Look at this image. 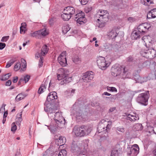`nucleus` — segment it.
I'll return each instance as SVG.
<instances>
[{"label":"nucleus","mask_w":156,"mask_h":156,"mask_svg":"<svg viewBox=\"0 0 156 156\" xmlns=\"http://www.w3.org/2000/svg\"><path fill=\"white\" fill-rule=\"evenodd\" d=\"M80 128L86 133L87 135L90 133L91 131L90 127L88 126L82 125L80 126Z\"/></svg>","instance_id":"25"},{"label":"nucleus","mask_w":156,"mask_h":156,"mask_svg":"<svg viewBox=\"0 0 156 156\" xmlns=\"http://www.w3.org/2000/svg\"><path fill=\"white\" fill-rule=\"evenodd\" d=\"M17 129V126L15 122H13L12 124L11 130L12 131L15 132Z\"/></svg>","instance_id":"43"},{"label":"nucleus","mask_w":156,"mask_h":156,"mask_svg":"<svg viewBox=\"0 0 156 156\" xmlns=\"http://www.w3.org/2000/svg\"><path fill=\"white\" fill-rule=\"evenodd\" d=\"M147 49L146 50V51H141L140 54L144 57H145L146 54H147L148 55L146 56H148V57L151 58H154L156 56V51L154 49H149L147 48Z\"/></svg>","instance_id":"9"},{"label":"nucleus","mask_w":156,"mask_h":156,"mask_svg":"<svg viewBox=\"0 0 156 156\" xmlns=\"http://www.w3.org/2000/svg\"><path fill=\"white\" fill-rule=\"evenodd\" d=\"M152 15L153 16L154 18L156 17V8L152 9L151 10Z\"/></svg>","instance_id":"52"},{"label":"nucleus","mask_w":156,"mask_h":156,"mask_svg":"<svg viewBox=\"0 0 156 156\" xmlns=\"http://www.w3.org/2000/svg\"><path fill=\"white\" fill-rule=\"evenodd\" d=\"M21 62L22 63V65H24V67H23V68H21V70H22L23 71H24L25 70V68L27 66L26 61L25 59L22 58L21 59Z\"/></svg>","instance_id":"39"},{"label":"nucleus","mask_w":156,"mask_h":156,"mask_svg":"<svg viewBox=\"0 0 156 156\" xmlns=\"http://www.w3.org/2000/svg\"><path fill=\"white\" fill-rule=\"evenodd\" d=\"M150 27V25L147 23H144L139 25L136 28H135L139 33L144 35Z\"/></svg>","instance_id":"7"},{"label":"nucleus","mask_w":156,"mask_h":156,"mask_svg":"<svg viewBox=\"0 0 156 156\" xmlns=\"http://www.w3.org/2000/svg\"><path fill=\"white\" fill-rule=\"evenodd\" d=\"M128 20L131 22H133L135 21V19L132 17H129L128 18Z\"/></svg>","instance_id":"63"},{"label":"nucleus","mask_w":156,"mask_h":156,"mask_svg":"<svg viewBox=\"0 0 156 156\" xmlns=\"http://www.w3.org/2000/svg\"><path fill=\"white\" fill-rule=\"evenodd\" d=\"M135 128L137 130H139L143 129V127L141 124H136L135 126Z\"/></svg>","instance_id":"40"},{"label":"nucleus","mask_w":156,"mask_h":156,"mask_svg":"<svg viewBox=\"0 0 156 156\" xmlns=\"http://www.w3.org/2000/svg\"><path fill=\"white\" fill-rule=\"evenodd\" d=\"M40 32L39 30L35 31L33 33H31L30 34V36L32 37H36L39 38Z\"/></svg>","instance_id":"33"},{"label":"nucleus","mask_w":156,"mask_h":156,"mask_svg":"<svg viewBox=\"0 0 156 156\" xmlns=\"http://www.w3.org/2000/svg\"><path fill=\"white\" fill-rule=\"evenodd\" d=\"M126 119L127 120H129L131 122L135 121L139 119L138 115L136 113H133V114H126Z\"/></svg>","instance_id":"16"},{"label":"nucleus","mask_w":156,"mask_h":156,"mask_svg":"<svg viewBox=\"0 0 156 156\" xmlns=\"http://www.w3.org/2000/svg\"><path fill=\"white\" fill-rule=\"evenodd\" d=\"M92 9V7H87V9H86L85 11V12L86 13L89 12Z\"/></svg>","instance_id":"62"},{"label":"nucleus","mask_w":156,"mask_h":156,"mask_svg":"<svg viewBox=\"0 0 156 156\" xmlns=\"http://www.w3.org/2000/svg\"><path fill=\"white\" fill-rule=\"evenodd\" d=\"M12 82L10 80H9L6 82L5 85L6 86H9L11 84Z\"/></svg>","instance_id":"60"},{"label":"nucleus","mask_w":156,"mask_h":156,"mask_svg":"<svg viewBox=\"0 0 156 156\" xmlns=\"http://www.w3.org/2000/svg\"><path fill=\"white\" fill-rule=\"evenodd\" d=\"M11 76V74L9 73L4 75L2 76L0 78V80L2 81H5L8 79Z\"/></svg>","instance_id":"29"},{"label":"nucleus","mask_w":156,"mask_h":156,"mask_svg":"<svg viewBox=\"0 0 156 156\" xmlns=\"http://www.w3.org/2000/svg\"><path fill=\"white\" fill-rule=\"evenodd\" d=\"M150 65V63L148 61H141L138 64V66L140 70L141 69L147 68Z\"/></svg>","instance_id":"19"},{"label":"nucleus","mask_w":156,"mask_h":156,"mask_svg":"<svg viewBox=\"0 0 156 156\" xmlns=\"http://www.w3.org/2000/svg\"><path fill=\"white\" fill-rule=\"evenodd\" d=\"M39 31L40 32V37L41 36L44 37L47 35L48 34V32L47 31L46 29H42L40 30H39Z\"/></svg>","instance_id":"27"},{"label":"nucleus","mask_w":156,"mask_h":156,"mask_svg":"<svg viewBox=\"0 0 156 156\" xmlns=\"http://www.w3.org/2000/svg\"><path fill=\"white\" fill-rule=\"evenodd\" d=\"M118 34L116 30L114 29H112L107 32V36L109 39H115Z\"/></svg>","instance_id":"15"},{"label":"nucleus","mask_w":156,"mask_h":156,"mask_svg":"<svg viewBox=\"0 0 156 156\" xmlns=\"http://www.w3.org/2000/svg\"><path fill=\"white\" fill-rule=\"evenodd\" d=\"M65 78L64 80L65 83H66V84L69 83L72 80V77H66L65 78Z\"/></svg>","instance_id":"47"},{"label":"nucleus","mask_w":156,"mask_h":156,"mask_svg":"<svg viewBox=\"0 0 156 156\" xmlns=\"http://www.w3.org/2000/svg\"><path fill=\"white\" fill-rule=\"evenodd\" d=\"M66 151L64 149L62 150L59 151L58 156H66Z\"/></svg>","instance_id":"38"},{"label":"nucleus","mask_w":156,"mask_h":156,"mask_svg":"<svg viewBox=\"0 0 156 156\" xmlns=\"http://www.w3.org/2000/svg\"><path fill=\"white\" fill-rule=\"evenodd\" d=\"M48 49L46 45H44L42 48L41 54L37 52L35 54V58L38 59L40 58L38 64L39 66L40 67L42 66L43 63L44 58L42 56H44L48 53Z\"/></svg>","instance_id":"4"},{"label":"nucleus","mask_w":156,"mask_h":156,"mask_svg":"<svg viewBox=\"0 0 156 156\" xmlns=\"http://www.w3.org/2000/svg\"><path fill=\"white\" fill-rule=\"evenodd\" d=\"M120 68H122V71H123V73L125 74L128 71L126 67L123 66H120Z\"/></svg>","instance_id":"48"},{"label":"nucleus","mask_w":156,"mask_h":156,"mask_svg":"<svg viewBox=\"0 0 156 156\" xmlns=\"http://www.w3.org/2000/svg\"><path fill=\"white\" fill-rule=\"evenodd\" d=\"M18 78L17 76H15L13 77V82L14 83H16L18 80Z\"/></svg>","instance_id":"58"},{"label":"nucleus","mask_w":156,"mask_h":156,"mask_svg":"<svg viewBox=\"0 0 156 156\" xmlns=\"http://www.w3.org/2000/svg\"><path fill=\"white\" fill-rule=\"evenodd\" d=\"M139 150L138 145L135 144L134 146L128 149L127 154L129 156H136L139 153Z\"/></svg>","instance_id":"11"},{"label":"nucleus","mask_w":156,"mask_h":156,"mask_svg":"<svg viewBox=\"0 0 156 156\" xmlns=\"http://www.w3.org/2000/svg\"><path fill=\"white\" fill-rule=\"evenodd\" d=\"M63 13L61 15V17L62 19L65 21L69 20L72 17L67 12L63 11Z\"/></svg>","instance_id":"23"},{"label":"nucleus","mask_w":156,"mask_h":156,"mask_svg":"<svg viewBox=\"0 0 156 156\" xmlns=\"http://www.w3.org/2000/svg\"><path fill=\"white\" fill-rule=\"evenodd\" d=\"M81 128H80V126L78 127L76 126H75L74 127V128L73 129V131L74 132V133L75 134V135L76 136H79L76 133H81Z\"/></svg>","instance_id":"31"},{"label":"nucleus","mask_w":156,"mask_h":156,"mask_svg":"<svg viewBox=\"0 0 156 156\" xmlns=\"http://www.w3.org/2000/svg\"><path fill=\"white\" fill-rule=\"evenodd\" d=\"M20 33L21 34H25V30L23 29L24 28H22V27H20Z\"/></svg>","instance_id":"61"},{"label":"nucleus","mask_w":156,"mask_h":156,"mask_svg":"<svg viewBox=\"0 0 156 156\" xmlns=\"http://www.w3.org/2000/svg\"><path fill=\"white\" fill-rule=\"evenodd\" d=\"M30 78V76L28 75H26L24 76L23 79V81H24L25 83H26L28 81Z\"/></svg>","instance_id":"46"},{"label":"nucleus","mask_w":156,"mask_h":156,"mask_svg":"<svg viewBox=\"0 0 156 156\" xmlns=\"http://www.w3.org/2000/svg\"><path fill=\"white\" fill-rule=\"evenodd\" d=\"M54 116V120L57 124L58 127L60 128H62L65 124V119L59 112H56Z\"/></svg>","instance_id":"6"},{"label":"nucleus","mask_w":156,"mask_h":156,"mask_svg":"<svg viewBox=\"0 0 156 156\" xmlns=\"http://www.w3.org/2000/svg\"><path fill=\"white\" fill-rule=\"evenodd\" d=\"M61 136L60 134H58V135H55L54 136V139L55 140V143L57 142V141H58V139L60 138Z\"/></svg>","instance_id":"50"},{"label":"nucleus","mask_w":156,"mask_h":156,"mask_svg":"<svg viewBox=\"0 0 156 156\" xmlns=\"http://www.w3.org/2000/svg\"><path fill=\"white\" fill-rule=\"evenodd\" d=\"M146 2L147 5L148 6L153 3V2L150 1V0H146Z\"/></svg>","instance_id":"57"},{"label":"nucleus","mask_w":156,"mask_h":156,"mask_svg":"<svg viewBox=\"0 0 156 156\" xmlns=\"http://www.w3.org/2000/svg\"><path fill=\"white\" fill-rule=\"evenodd\" d=\"M96 16L98 18L97 20V22L99 23L98 27H103L108 20L109 13L107 10L100 9L97 12Z\"/></svg>","instance_id":"2"},{"label":"nucleus","mask_w":156,"mask_h":156,"mask_svg":"<svg viewBox=\"0 0 156 156\" xmlns=\"http://www.w3.org/2000/svg\"><path fill=\"white\" fill-rule=\"evenodd\" d=\"M72 61L75 64H77L80 63L81 62V59L80 57L77 55H75L73 56Z\"/></svg>","instance_id":"20"},{"label":"nucleus","mask_w":156,"mask_h":156,"mask_svg":"<svg viewBox=\"0 0 156 156\" xmlns=\"http://www.w3.org/2000/svg\"><path fill=\"white\" fill-rule=\"evenodd\" d=\"M21 67V64L19 62H17L16 63V65L14 66V70L15 71H17Z\"/></svg>","instance_id":"37"},{"label":"nucleus","mask_w":156,"mask_h":156,"mask_svg":"<svg viewBox=\"0 0 156 156\" xmlns=\"http://www.w3.org/2000/svg\"><path fill=\"white\" fill-rule=\"evenodd\" d=\"M6 44L3 43H0V50H2L5 48Z\"/></svg>","instance_id":"55"},{"label":"nucleus","mask_w":156,"mask_h":156,"mask_svg":"<svg viewBox=\"0 0 156 156\" xmlns=\"http://www.w3.org/2000/svg\"><path fill=\"white\" fill-rule=\"evenodd\" d=\"M57 93L55 92H51L48 95L46 101L51 104H55V101L57 99Z\"/></svg>","instance_id":"10"},{"label":"nucleus","mask_w":156,"mask_h":156,"mask_svg":"<svg viewBox=\"0 0 156 156\" xmlns=\"http://www.w3.org/2000/svg\"><path fill=\"white\" fill-rule=\"evenodd\" d=\"M81 133H76V134L80 137L83 136H84L87 135L86 133L84 131V130H83L82 129H81Z\"/></svg>","instance_id":"41"},{"label":"nucleus","mask_w":156,"mask_h":156,"mask_svg":"<svg viewBox=\"0 0 156 156\" xmlns=\"http://www.w3.org/2000/svg\"><path fill=\"white\" fill-rule=\"evenodd\" d=\"M85 16L79 17L77 19H75V20L76 21L77 23L79 24H77L78 26H80L83 24H84L85 23L84 22L85 20Z\"/></svg>","instance_id":"24"},{"label":"nucleus","mask_w":156,"mask_h":156,"mask_svg":"<svg viewBox=\"0 0 156 156\" xmlns=\"http://www.w3.org/2000/svg\"><path fill=\"white\" fill-rule=\"evenodd\" d=\"M97 63L99 68L105 70L110 65V63L106 61L104 57L100 56L97 58Z\"/></svg>","instance_id":"5"},{"label":"nucleus","mask_w":156,"mask_h":156,"mask_svg":"<svg viewBox=\"0 0 156 156\" xmlns=\"http://www.w3.org/2000/svg\"><path fill=\"white\" fill-rule=\"evenodd\" d=\"M85 145L84 143L80 144L77 141H73L70 145V150L74 155H85L87 152Z\"/></svg>","instance_id":"1"},{"label":"nucleus","mask_w":156,"mask_h":156,"mask_svg":"<svg viewBox=\"0 0 156 156\" xmlns=\"http://www.w3.org/2000/svg\"><path fill=\"white\" fill-rule=\"evenodd\" d=\"M116 130L121 133H124L125 131V128L123 127L120 126L117 127Z\"/></svg>","instance_id":"44"},{"label":"nucleus","mask_w":156,"mask_h":156,"mask_svg":"<svg viewBox=\"0 0 156 156\" xmlns=\"http://www.w3.org/2000/svg\"><path fill=\"white\" fill-rule=\"evenodd\" d=\"M54 19L53 18H51L49 20V23L50 25H52L54 23Z\"/></svg>","instance_id":"59"},{"label":"nucleus","mask_w":156,"mask_h":156,"mask_svg":"<svg viewBox=\"0 0 156 156\" xmlns=\"http://www.w3.org/2000/svg\"><path fill=\"white\" fill-rule=\"evenodd\" d=\"M140 33H139L138 31L135 28L134 30L132 33L131 37L133 40H137L139 39L141 36H142Z\"/></svg>","instance_id":"17"},{"label":"nucleus","mask_w":156,"mask_h":156,"mask_svg":"<svg viewBox=\"0 0 156 156\" xmlns=\"http://www.w3.org/2000/svg\"><path fill=\"white\" fill-rule=\"evenodd\" d=\"M70 29L68 24L64 26L62 28V32L65 34L70 30Z\"/></svg>","instance_id":"30"},{"label":"nucleus","mask_w":156,"mask_h":156,"mask_svg":"<svg viewBox=\"0 0 156 156\" xmlns=\"http://www.w3.org/2000/svg\"><path fill=\"white\" fill-rule=\"evenodd\" d=\"M150 96L149 91L147 90L144 93L139 94L137 98L136 101L138 103L146 106L148 104V100Z\"/></svg>","instance_id":"3"},{"label":"nucleus","mask_w":156,"mask_h":156,"mask_svg":"<svg viewBox=\"0 0 156 156\" xmlns=\"http://www.w3.org/2000/svg\"><path fill=\"white\" fill-rule=\"evenodd\" d=\"M147 17L148 19L154 18L152 14L151 10L147 13Z\"/></svg>","instance_id":"49"},{"label":"nucleus","mask_w":156,"mask_h":156,"mask_svg":"<svg viewBox=\"0 0 156 156\" xmlns=\"http://www.w3.org/2000/svg\"><path fill=\"white\" fill-rule=\"evenodd\" d=\"M102 127L103 129V130L102 131H100V129H99V127L98 128V132L99 133H100L104 131H105V132H107V133H108L109 132L111 128L110 125L109 124H108L106 126V129H105V128L104 127L102 126Z\"/></svg>","instance_id":"26"},{"label":"nucleus","mask_w":156,"mask_h":156,"mask_svg":"<svg viewBox=\"0 0 156 156\" xmlns=\"http://www.w3.org/2000/svg\"><path fill=\"white\" fill-rule=\"evenodd\" d=\"M44 110L47 113L48 115L49 114H53L55 112V110L54 109L51 108L50 105L47 106L44 108Z\"/></svg>","instance_id":"22"},{"label":"nucleus","mask_w":156,"mask_h":156,"mask_svg":"<svg viewBox=\"0 0 156 156\" xmlns=\"http://www.w3.org/2000/svg\"><path fill=\"white\" fill-rule=\"evenodd\" d=\"M67 70L63 68H60L58 70L57 73V79L59 80L65 78L67 75Z\"/></svg>","instance_id":"13"},{"label":"nucleus","mask_w":156,"mask_h":156,"mask_svg":"<svg viewBox=\"0 0 156 156\" xmlns=\"http://www.w3.org/2000/svg\"><path fill=\"white\" fill-rule=\"evenodd\" d=\"M111 156H119L118 150L115 149H113L112 150Z\"/></svg>","instance_id":"36"},{"label":"nucleus","mask_w":156,"mask_h":156,"mask_svg":"<svg viewBox=\"0 0 156 156\" xmlns=\"http://www.w3.org/2000/svg\"><path fill=\"white\" fill-rule=\"evenodd\" d=\"M75 116L77 119H81L82 118V114L80 112H76V114H75Z\"/></svg>","instance_id":"42"},{"label":"nucleus","mask_w":156,"mask_h":156,"mask_svg":"<svg viewBox=\"0 0 156 156\" xmlns=\"http://www.w3.org/2000/svg\"><path fill=\"white\" fill-rule=\"evenodd\" d=\"M63 10L64 12H67L72 16L75 13V11L74 8L71 6H68L65 7Z\"/></svg>","instance_id":"18"},{"label":"nucleus","mask_w":156,"mask_h":156,"mask_svg":"<svg viewBox=\"0 0 156 156\" xmlns=\"http://www.w3.org/2000/svg\"><path fill=\"white\" fill-rule=\"evenodd\" d=\"M133 58L132 56H129L126 58V61L128 62H132L133 61Z\"/></svg>","instance_id":"51"},{"label":"nucleus","mask_w":156,"mask_h":156,"mask_svg":"<svg viewBox=\"0 0 156 156\" xmlns=\"http://www.w3.org/2000/svg\"><path fill=\"white\" fill-rule=\"evenodd\" d=\"M9 36L3 37H2L1 41L2 42H6L9 39Z\"/></svg>","instance_id":"45"},{"label":"nucleus","mask_w":156,"mask_h":156,"mask_svg":"<svg viewBox=\"0 0 156 156\" xmlns=\"http://www.w3.org/2000/svg\"><path fill=\"white\" fill-rule=\"evenodd\" d=\"M94 77L93 73L91 71H89L84 74L82 79L85 82H88L91 80Z\"/></svg>","instance_id":"12"},{"label":"nucleus","mask_w":156,"mask_h":156,"mask_svg":"<svg viewBox=\"0 0 156 156\" xmlns=\"http://www.w3.org/2000/svg\"><path fill=\"white\" fill-rule=\"evenodd\" d=\"M122 70V68L120 67H112L111 69L112 75L115 77L117 76L121 73Z\"/></svg>","instance_id":"14"},{"label":"nucleus","mask_w":156,"mask_h":156,"mask_svg":"<svg viewBox=\"0 0 156 156\" xmlns=\"http://www.w3.org/2000/svg\"><path fill=\"white\" fill-rule=\"evenodd\" d=\"M44 89H46L45 85L44 84H41L38 89V93L39 94H41L44 92L43 90Z\"/></svg>","instance_id":"34"},{"label":"nucleus","mask_w":156,"mask_h":156,"mask_svg":"<svg viewBox=\"0 0 156 156\" xmlns=\"http://www.w3.org/2000/svg\"><path fill=\"white\" fill-rule=\"evenodd\" d=\"M16 60L14 59H11L9 61L6 66V68H8L12 65L14 62H16Z\"/></svg>","instance_id":"35"},{"label":"nucleus","mask_w":156,"mask_h":156,"mask_svg":"<svg viewBox=\"0 0 156 156\" xmlns=\"http://www.w3.org/2000/svg\"><path fill=\"white\" fill-rule=\"evenodd\" d=\"M66 142V139L65 137L61 136L58 139V141H57L56 144L58 146H62Z\"/></svg>","instance_id":"21"},{"label":"nucleus","mask_w":156,"mask_h":156,"mask_svg":"<svg viewBox=\"0 0 156 156\" xmlns=\"http://www.w3.org/2000/svg\"><path fill=\"white\" fill-rule=\"evenodd\" d=\"M81 4L83 5H85L87 3V0H79Z\"/></svg>","instance_id":"56"},{"label":"nucleus","mask_w":156,"mask_h":156,"mask_svg":"<svg viewBox=\"0 0 156 156\" xmlns=\"http://www.w3.org/2000/svg\"><path fill=\"white\" fill-rule=\"evenodd\" d=\"M48 128L52 132H53V130H54V127L53 126L50 125V126H48Z\"/></svg>","instance_id":"64"},{"label":"nucleus","mask_w":156,"mask_h":156,"mask_svg":"<svg viewBox=\"0 0 156 156\" xmlns=\"http://www.w3.org/2000/svg\"><path fill=\"white\" fill-rule=\"evenodd\" d=\"M66 51H63L58 58V62L62 66H65L67 65V60L66 58Z\"/></svg>","instance_id":"8"},{"label":"nucleus","mask_w":156,"mask_h":156,"mask_svg":"<svg viewBox=\"0 0 156 156\" xmlns=\"http://www.w3.org/2000/svg\"><path fill=\"white\" fill-rule=\"evenodd\" d=\"M107 90H109L110 91L114 92V91H117V89H116L113 87H109L107 88Z\"/></svg>","instance_id":"54"},{"label":"nucleus","mask_w":156,"mask_h":156,"mask_svg":"<svg viewBox=\"0 0 156 156\" xmlns=\"http://www.w3.org/2000/svg\"><path fill=\"white\" fill-rule=\"evenodd\" d=\"M22 120V118H18L17 120V121H16L17 124L18 125L20 126L21 124V123Z\"/></svg>","instance_id":"53"},{"label":"nucleus","mask_w":156,"mask_h":156,"mask_svg":"<svg viewBox=\"0 0 156 156\" xmlns=\"http://www.w3.org/2000/svg\"><path fill=\"white\" fill-rule=\"evenodd\" d=\"M85 16V15L84 13L81 11L80 12H79V13H77L75 15L74 18V20H75V19H77L78 18H79V17H84Z\"/></svg>","instance_id":"32"},{"label":"nucleus","mask_w":156,"mask_h":156,"mask_svg":"<svg viewBox=\"0 0 156 156\" xmlns=\"http://www.w3.org/2000/svg\"><path fill=\"white\" fill-rule=\"evenodd\" d=\"M26 96V95L25 94L21 93L18 94L16 96L15 99L17 101H19L24 98Z\"/></svg>","instance_id":"28"}]
</instances>
